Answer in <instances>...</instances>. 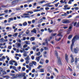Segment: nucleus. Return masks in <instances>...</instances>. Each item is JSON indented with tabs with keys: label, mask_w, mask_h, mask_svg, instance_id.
Returning a JSON list of instances; mask_svg holds the SVG:
<instances>
[{
	"label": "nucleus",
	"mask_w": 79,
	"mask_h": 79,
	"mask_svg": "<svg viewBox=\"0 0 79 79\" xmlns=\"http://www.w3.org/2000/svg\"><path fill=\"white\" fill-rule=\"evenodd\" d=\"M79 38L78 36H75L73 38L72 40V43L70 46V49L72 52H73V46H74V42H75V41H76V40H78V39H79Z\"/></svg>",
	"instance_id": "obj_1"
},
{
	"label": "nucleus",
	"mask_w": 79,
	"mask_h": 79,
	"mask_svg": "<svg viewBox=\"0 0 79 79\" xmlns=\"http://www.w3.org/2000/svg\"><path fill=\"white\" fill-rule=\"evenodd\" d=\"M55 55L57 56V63L58 65H62L61 61V59H60V57L58 56V52L56 51H55Z\"/></svg>",
	"instance_id": "obj_2"
},
{
	"label": "nucleus",
	"mask_w": 79,
	"mask_h": 79,
	"mask_svg": "<svg viewBox=\"0 0 79 79\" xmlns=\"http://www.w3.org/2000/svg\"><path fill=\"white\" fill-rule=\"evenodd\" d=\"M26 73H23L20 74H17L16 75V77H17L19 78H21V77H23V76H26Z\"/></svg>",
	"instance_id": "obj_3"
},
{
	"label": "nucleus",
	"mask_w": 79,
	"mask_h": 79,
	"mask_svg": "<svg viewBox=\"0 0 79 79\" xmlns=\"http://www.w3.org/2000/svg\"><path fill=\"white\" fill-rule=\"evenodd\" d=\"M62 23L64 24H66L69 23V20H64L62 21Z\"/></svg>",
	"instance_id": "obj_4"
},
{
	"label": "nucleus",
	"mask_w": 79,
	"mask_h": 79,
	"mask_svg": "<svg viewBox=\"0 0 79 79\" xmlns=\"http://www.w3.org/2000/svg\"><path fill=\"white\" fill-rule=\"evenodd\" d=\"M65 58L66 60V61L67 63H68V56L66 54H65Z\"/></svg>",
	"instance_id": "obj_5"
},
{
	"label": "nucleus",
	"mask_w": 79,
	"mask_h": 79,
	"mask_svg": "<svg viewBox=\"0 0 79 79\" xmlns=\"http://www.w3.org/2000/svg\"><path fill=\"white\" fill-rule=\"evenodd\" d=\"M74 51L75 53H77V52H79V48H74Z\"/></svg>",
	"instance_id": "obj_6"
},
{
	"label": "nucleus",
	"mask_w": 79,
	"mask_h": 79,
	"mask_svg": "<svg viewBox=\"0 0 79 79\" xmlns=\"http://www.w3.org/2000/svg\"><path fill=\"white\" fill-rule=\"evenodd\" d=\"M44 63V60L43 59H41L40 62V63L41 64L43 65Z\"/></svg>",
	"instance_id": "obj_7"
},
{
	"label": "nucleus",
	"mask_w": 79,
	"mask_h": 79,
	"mask_svg": "<svg viewBox=\"0 0 79 79\" xmlns=\"http://www.w3.org/2000/svg\"><path fill=\"white\" fill-rule=\"evenodd\" d=\"M15 60H11L9 61V63L11 65H13V63H15Z\"/></svg>",
	"instance_id": "obj_8"
},
{
	"label": "nucleus",
	"mask_w": 79,
	"mask_h": 79,
	"mask_svg": "<svg viewBox=\"0 0 79 79\" xmlns=\"http://www.w3.org/2000/svg\"><path fill=\"white\" fill-rule=\"evenodd\" d=\"M70 57L71 58V63H73L74 61V58H73V56L72 55H70Z\"/></svg>",
	"instance_id": "obj_9"
},
{
	"label": "nucleus",
	"mask_w": 79,
	"mask_h": 79,
	"mask_svg": "<svg viewBox=\"0 0 79 79\" xmlns=\"http://www.w3.org/2000/svg\"><path fill=\"white\" fill-rule=\"evenodd\" d=\"M24 16H21V17L22 18H30V16H27V15H24Z\"/></svg>",
	"instance_id": "obj_10"
},
{
	"label": "nucleus",
	"mask_w": 79,
	"mask_h": 79,
	"mask_svg": "<svg viewBox=\"0 0 79 79\" xmlns=\"http://www.w3.org/2000/svg\"><path fill=\"white\" fill-rule=\"evenodd\" d=\"M36 29L35 28H34L32 30V31H31V32L32 33H35V34H36Z\"/></svg>",
	"instance_id": "obj_11"
},
{
	"label": "nucleus",
	"mask_w": 79,
	"mask_h": 79,
	"mask_svg": "<svg viewBox=\"0 0 79 79\" xmlns=\"http://www.w3.org/2000/svg\"><path fill=\"white\" fill-rule=\"evenodd\" d=\"M26 13H27V14L26 13H24L23 14V15H26V16H28V15H29V13H30V11H29L28 12H26Z\"/></svg>",
	"instance_id": "obj_12"
},
{
	"label": "nucleus",
	"mask_w": 79,
	"mask_h": 79,
	"mask_svg": "<svg viewBox=\"0 0 79 79\" xmlns=\"http://www.w3.org/2000/svg\"><path fill=\"white\" fill-rule=\"evenodd\" d=\"M4 40H5V39H3V38H1L0 40V42L1 43H3V42H4Z\"/></svg>",
	"instance_id": "obj_13"
},
{
	"label": "nucleus",
	"mask_w": 79,
	"mask_h": 79,
	"mask_svg": "<svg viewBox=\"0 0 79 79\" xmlns=\"http://www.w3.org/2000/svg\"><path fill=\"white\" fill-rule=\"evenodd\" d=\"M2 77H3V78H7L8 79L10 78V76L8 75H5L3 76Z\"/></svg>",
	"instance_id": "obj_14"
},
{
	"label": "nucleus",
	"mask_w": 79,
	"mask_h": 79,
	"mask_svg": "<svg viewBox=\"0 0 79 79\" xmlns=\"http://www.w3.org/2000/svg\"><path fill=\"white\" fill-rule=\"evenodd\" d=\"M8 21L9 23H10L11 22V21H13V18H9L8 19Z\"/></svg>",
	"instance_id": "obj_15"
},
{
	"label": "nucleus",
	"mask_w": 79,
	"mask_h": 79,
	"mask_svg": "<svg viewBox=\"0 0 79 79\" xmlns=\"http://www.w3.org/2000/svg\"><path fill=\"white\" fill-rule=\"evenodd\" d=\"M18 33H16L15 34H14L13 35V37H17L18 36Z\"/></svg>",
	"instance_id": "obj_16"
},
{
	"label": "nucleus",
	"mask_w": 79,
	"mask_h": 79,
	"mask_svg": "<svg viewBox=\"0 0 79 79\" xmlns=\"http://www.w3.org/2000/svg\"><path fill=\"white\" fill-rule=\"evenodd\" d=\"M18 0H16L15 1H13L12 2V4H15L16 3H18Z\"/></svg>",
	"instance_id": "obj_17"
},
{
	"label": "nucleus",
	"mask_w": 79,
	"mask_h": 79,
	"mask_svg": "<svg viewBox=\"0 0 79 79\" xmlns=\"http://www.w3.org/2000/svg\"><path fill=\"white\" fill-rule=\"evenodd\" d=\"M78 61H79V58L78 59L77 58H76L75 59V63H77Z\"/></svg>",
	"instance_id": "obj_18"
},
{
	"label": "nucleus",
	"mask_w": 79,
	"mask_h": 79,
	"mask_svg": "<svg viewBox=\"0 0 79 79\" xmlns=\"http://www.w3.org/2000/svg\"><path fill=\"white\" fill-rule=\"evenodd\" d=\"M45 42L46 43L45 44H46V45H48V40L47 39H46L45 40Z\"/></svg>",
	"instance_id": "obj_19"
},
{
	"label": "nucleus",
	"mask_w": 79,
	"mask_h": 79,
	"mask_svg": "<svg viewBox=\"0 0 79 79\" xmlns=\"http://www.w3.org/2000/svg\"><path fill=\"white\" fill-rule=\"evenodd\" d=\"M25 60H30V58H29V56H28L27 57L25 58Z\"/></svg>",
	"instance_id": "obj_20"
},
{
	"label": "nucleus",
	"mask_w": 79,
	"mask_h": 79,
	"mask_svg": "<svg viewBox=\"0 0 79 79\" xmlns=\"http://www.w3.org/2000/svg\"><path fill=\"white\" fill-rule=\"evenodd\" d=\"M2 74H3V75H6V74H7V73H6V72L5 71H2Z\"/></svg>",
	"instance_id": "obj_21"
},
{
	"label": "nucleus",
	"mask_w": 79,
	"mask_h": 79,
	"mask_svg": "<svg viewBox=\"0 0 79 79\" xmlns=\"http://www.w3.org/2000/svg\"><path fill=\"white\" fill-rule=\"evenodd\" d=\"M25 43L27 45H30V41H25Z\"/></svg>",
	"instance_id": "obj_22"
},
{
	"label": "nucleus",
	"mask_w": 79,
	"mask_h": 79,
	"mask_svg": "<svg viewBox=\"0 0 79 79\" xmlns=\"http://www.w3.org/2000/svg\"><path fill=\"white\" fill-rule=\"evenodd\" d=\"M35 40V38L34 37H32L30 38L31 41H34Z\"/></svg>",
	"instance_id": "obj_23"
},
{
	"label": "nucleus",
	"mask_w": 79,
	"mask_h": 79,
	"mask_svg": "<svg viewBox=\"0 0 79 79\" xmlns=\"http://www.w3.org/2000/svg\"><path fill=\"white\" fill-rule=\"evenodd\" d=\"M34 12H38V11H40V9H37L36 10H33Z\"/></svg>",
	"instance_id": "obj_24"
},
{
	"label": "nucleus",
	"mask_w": 79,
	"mask_h": 79,
	"mask_svg": "<svg viewBox=\"0 0 79 79\" xmlns=\"http://www.w3.org/2000/svg\"><path fill=\"white\" fill-rule=\"evenodd\" d=\"M32 63L35 66L37 64V63H36V62L34 61H32Z\"/></svg>",
	"instance_id": "obj_25"
},
{
	"label": "nucleus",
	"mask_w": 79,
	"mask_h": 79,
	"mask_svg": "<svg viewBox=\"0 0 79 79\" xmlns=\"http://www.w3.org/2000/svg\"><path fill=\"white\" fill-rule=\"evenodd\" d=\"M45 2V1H44V0L42 1L41 2H39L38 3L39 4H40V3L41 4H42V3H44V2Z\"/></svg>",
	"instance_id": "obj_26"
},
{
	"label": "nucleus",
	"mask_w": 79,
	"mask_h": 79,
	"mask_svg": "<svg viewBox=\"0 0 79 79\" xmlns=\"http://www.w3.org/2000/svg\"><path fill=\"white\" fill-rule=\"evenodd\" d=\"M36 60L38 62H39V61L40 60V58H39V57H36Z\"/></svg>",
	"instance_id": "obj_27"
},
{
	"label": "nucleus",
	"mask_w": 79,
	"mask_h": 79,
	"mask_svg": "<svg viewBox=\"0 0 79 79\" xmlns=\"http://www.w3.org/2000/svg\"><path fill=\"white\" fill-rule=\"evenodd\" d=\"M26 34H27V35H28L29 34V33L30 32H29V30H27V31H26Z\"/></svg>",
	"instance_id": "obj_28"
},
{
	"label": "nucleus",
	"mask_w": 79,
	"mask_h": 79,
	"mask_svg": "<svg viewBox=\"0 0 79 79\" xmlns=\"http://www.w3.org/2000/svg\"><path fill=\"white\" fill-rule=\"evenodd\" d=\"M27 23L26 22H24L23 23V26H27Z\"/></svg>",
	"instance_id": "obj_29"
},
{
	"label": "nucleus",
	"mask_w": 79,
	"mask_h": 79,
	"mask_svg": "<svg viewBox=\"0 0 79 79\" xmlns=\"http://www.w3.org/2000/svg\"><path fill=\"white\" fill-rule=\"evenodd\" d=\"M14 63H15L14 64L15 66H18V64L17 62L15 61V62Z\"/></svg>",
	"instance_id": "obj_30"
},
{
	"label": "nucleus",
	"mask_w": 79,
	"mask_h": 79,
	"mask_svg": "<svg viewBox=\"0 0 79 79\" xmlns=\"http://www.w3.org/2000/svg\"><path fill=\"white\" fill-rule=\"evenodd\" d=\"M17 46L18 47V48H19V47H20L21 46V44L20 43L18 44H17Z\"/></svg>",
	"instance_id": "obj_31"
},
{
	"label": "nucleus",
	"mask_w": 79,
	"mask_h": 79,
	"mask_svg": "<svg viewBox=\"0 0 79 79\" xmlns=\"http://www.w3.org/2000/svg\"><path fill=\"white\" fill-rule=\"evenodd\" d=\"M40 72L41 73H44V69H40Z\"/></svg>",
	"instance_id": "obj_32"
},
{
	"label": "nucleus",
	"mask_w": 79,
	"mask_h": 79,
	"mask_svg": "<svg viewBox=\"0 0 79 79\" xmlns=\"http://www.w3.org/2000/svg\"><path fill=\"white\" fill-rule=\"evenodd\" d=\"M61 16H67V14L65 13L64 14L61 15Z\"/></svg>",
	"instance_id": "obj_33"
},
{
	"label": "nucleus",
	"mask_w": 79,
	"mask_h": 79,
	"mask_svg": "<svg viewBox=\"0 0 79 79\" xmlns=\"http://www.w3.org/2000/svg\"><path fill=\"white\" fill-rule=\"evenodd\" d=\"M16 10H21V8H20V7H18L16 8Z\"/></svg>",
	"instance_id": "obj_34"
},
{
	"label": "nucleus",
	"mask_w": 79,
	"mask_h": 79,
	"mask_svg": "<svg viewBox=\"0 0 79 79\" xmlns=\"http://www.w3.org/2000/svg\"><path fill=\"white\" fill-rule=\"evenodd\" d=\"M10 75L11 76H15V74H13L12 73H10Z\"/></svg>",
	"instance_id": "obj_35"
},
{
	"label": "nucleus",
	"mask_w": 79,
	"mask_h": 79,
	"mask_svg": "<svg viewBox=\"0 0 79 79\" xmlns=\"http://www.w3.org/2000/svg\"><path fill=\"white\" fill-rule=\"evenodd\" d=\"M29 65L30 66V67H32L33 66V64L32 63H31L29 64Z\"/></svg>",
	"instance_id": "obj_36"
},
{
	"label": "nucleus",
	"mask_w": 79,
	"mask_h": 79,
	"mask_svg": "<svg viewBox=\"0 0 79 79\" xmlns=\"http://www.w3.org/2000/svg\"><path fill=\"white\" fill-rule=\"evenodd\" d=\"M42 21H43V19H41L39 20V22L40 23H41L42 22Z\"/></svg>",
	"instance_id": "obj_37"
},
{
	"label": "nucleus",
	"mask_w": 79,
	"mask_h": 79,
	"mask_svg": "<svg viewBox=\"0 0 79 79\" xmlns=\"http://www.w3.org/2000/svg\"><path fill=\"white\" fill-rule=\"evenodd\" d=\"M60 31H59V34L57 35V36H60L61 35V33L60 32Z\"/></svg>",
	"instance_id": "obj_38"
},
{
	"label": "nucleus",
	"mask_w": 79,
	"mask_h": 79,
	"mask_svg": "<svg viewBox=\"0 0 79 79\" xmlns=\"http://www.w3.org/2000/svg\"><path fill=\"white\" fill-rule=\"evenodd\" d=\"M73 37V36L72 35H69L68 37L69 39H70L71 38H72Z\"/></svg>",
	"instance_id": "obj_39"
},
{
	"label": "nucleus",
	"mask_w": 79,
	"mask_h": 79,
	"mask_svg": "<svg viewBox=\"0 0 79 79\" xmlns=\"http://www.w3.org/2000/svg\"><path fill=\"white\" fill-rule=\"evenodd\" d=\"M26 63L27 64H28L29 63V60H26Z\"/></svg>",
	"instance_id": "obj_40"
},
{
	"label": "nucleus",
	"mask_w": 79,
	"mask_h": 79,
	"mask_svg": "<svg viewBox=\"0 0 79 79\" xmlns=\"http://www.w3.org/2000/svg\"><path fill=\"white\" fill-rule=\"evenodd\" d=\"M6 58H7V60L8 61H10V58L8 57V56H6Z\"/></svg>",
	"instance_id": "obj_41"
},
{
	"label": "nucleus",
	"mask_w": 79,
	"mask_h": 79,
	"mask_svg": "<svg viewBox=\"0 0 79 79\" xmlns=\"http://www.w3.org/2000/svg\"><path fill=\"white\" fill-rule=\"evenodd\" d=\"M5 58H6L4 56H3L1 58V59L2 60H5Z\"/></svg>",
	"instance_id": "obj_42"
},
{
	"label": "nucleus",
	"mask_w": 79,
	"mask_h": 79,
	"mask_svg": "<svg viewBox=\"0 0 79 79\" xmlns=\"http://www.w3.org/2000/svg\"><path fill=\"white\" fill-rule=\"evenodd\" d=\"M17 42H19L20 43H21V40L19 39H17Z\"/></svg>",
	"instance_id": "obj_43"
},
{
	"label": "nucleus",
	"mask_w": 79,
	"mask_h": 79,
	"mask_svg": "<svg viewBox=\"0 0 79 79\" xmlns=\"http://www.w3.org/2000/svg\"><path fill=\"white\" fill-rule=\"evenodd\" d=\"M36 55H37V56H39L40 55V52H39L38 53H37Z\"/></svg>",
	"instance_id": "obj_44"
},
{
	"label": "nucleus",
	"mask_w": 79,
	"mask_h": 79,
	"mask_svg": "<svg viewBox=\"0 0 79 79\" xmlns=\"http://www.w3.org/2000/svg\"><path fill=\"white\" fill-rule=\"evenodd\" d=\"M35 22V20L33 19L32 21V23L33 24H34Z\"/></svg>",
	"instance_id": "obj_45"
},
{
	"label": "nucleus",
	"mask_w": 79,
	"mask_h": 79,
	"mask_svg": "<svg viewBox=\"0 0 79 79\" xmlns=\"http://www.w3.org/2000/svg\"><path fill=\"white\" fill-rule=\"evenodd\" d=\"M23 56H24V57H26L27 56V54L24 53L23 54Z\"/></svg>",
	"instance_id": "obj_46"
},
{
	"label": "nucleus",
	"mask_w": 79,
	"mask_h": 79,
	"mask_svg": "<svg viewBox=\"0 0 79 79\" xmlns=\"http://www.w3.org/2000/svg\"><path fill=\"white\" fill-rule=\"evenodd\" d=\"M27 47V45L25 44L23 46V48H26V47Z\"/></svg>",
	"instance_id": "obj_47"
},
{
	"label": "nucleus",
	"mask_w": 79,
	"mask_h": 79,
	"mask_svg": "<svg viewBox=\"0 0 79 79\" xmlns=\"http://www.w3.org/2000/svg\"><path fill=\"white\" fill-rule=\"evenodd\" d=\"M21 66H19V67L17 68V69L18 70H20V69H21Z\"/></svg>",
	"instance_id": "obj_48"
},
{
	"label": "nucleus",
	"mask_w": 79,
	"mask_h": 79,
	"mask_svg": "<svg viewBox=\"0 0 79 79\" xmlns=\"http://www.w3.org/2000/svg\"><path fill=\"white\" fill-rule=\"evenodd\" d=\"M35 69H33L31 71V72L33 73H35Z\"/></svg>",
	"instance_id": "obj_49"
},
{
	"label": "nucleus",
	"mask_w": 79,
	"mask_h": 79,
	"mask_svg": "<svg viewBox=\"0 0 79 79\" xmlns=\"http://www.w3.org/2000/svg\"><path fill=\"white\" fill-rule=\"evenodd\" d=\"M32 49L33 50H36V47H33L32 48Z\"/></svg>",
	"instance_id": "obj_50"
},
{
	"label": "nucleus",
	"mask_w": 79,
	"mask_h": 79,
	"mask_svg": "<svg viewBox=\"0 0 79 79\" xmlns=\"http://www.w3.org/2000/svg\"><path fill=\"white\" fill-rule=\"evenodd\" d=\"M22 70L23 71H25L26 70V68H25V67H23L22 68Z\"/></svg>",
	"instance_id": "obj_51"
},
{
	"label": "nucleus",
	"mask_w": 79,
	"mask_h": 79,
	"mask_svg": "<svg viewBox=\"0 0 79 79\" xmlns=\"http://www.w3.org/2000/svg\"><path fill=\"white\" fill-rule=\"evenodd\" d=\"M60 2L61 3H62V4H63L64 3L63 0H61L60 1Z\"/></svg>",
	"instance_id": "obj_52"
},
{
	"label": "nucleus",
	"mask_w": 79,
	"mask_h": 79,
	"mask_svg": "<svg viewBox=\"0 0 79 79\" xmlns=\"http://www.w3.org/2000/svg\"><path fill=\"white\" fill-rule=\"evenodd\" d=\"M6 72L7 73H10V70H6Z\"/></svg>",
	"instance_id": "obj_53"
},
{
	"label": "nucleus",
	"mask_w": 79,
	"mask_h": 79,
	"mask_svg": "<svg viewBox=\"0 0 79 79\" xmlns=\"http://www.w3.org/2000/svg\"><path fill=\"white\" fill-rule=\"evenodd\" d=\"M48 62H49V60H46V61H45V62H46V63H48Z\"/></svg>",
	"instance_id": "obj_54"
},
{
	"label": "nucleus",
	"mask_w": 79,
	"mask_h": 79,
	"mask_svg": "<svg viewBox=\"0 0 79 79\" xmlns=\"http://www.w3.org/2000/svg\"><path fill=\"white\" fill-rule=\"evenodd\" d=\"M57 34L56 33H53L52 34V35L53 36H55Z\"/></svg>",
	"instance_id": "obj_55"
},
{
	"label": "nucleus",
	"mask_w": 79,
	"mask_h": 79,
	"mask_svg": "<svg viewBox=\"0 0 79 79\" xmlns=\"http://www.w3.org/2000/svg\"><path fill=\"white\" fill-rule=\"evenodd\" d=\"M15 59H17L18 60H19V58L18 57L15 56Z\"/></svg>",
	"instance_id": "obj_56"
},
{
	"label": "nucleus",
	"mask_w": 79,
	"mask_h": 79,
	"mask_svg": "<svg viewBox=\"0 0 79 79\" xmlns=\"http://www.w3.org/2000/svg\"><path fill=\"white\" fill-rule=\"evenodd\" d=\"M52 39V36L50 37V38L48 40V41H50V40H51Z\"/></svg>",
	"instance_id": "obj_57"
},
{
	"label": "nucleus",
	"mask_w": 79,
	"mask_h": 79,
	"mask_svg": "<svg viewBox=\"0 0 79 79\" xmlns=\"http://www.w3.org/2000/svg\"><path fill=\"white\" fill-rule=\"evenodd\" d=\"M68 3L69 4H71V3H72V2H71V1H70V0H69V1L68 2Z\"/></svg>",
	"instance_id": "obj_58"
},
{
	"label": "nucleus",
	"mask_w": 79,
	"mask_h": 79,
	"mask_svg": "<svg viewBox=\"0 0 79 79\" xmlns=\"http://www.w3.org/2000/svg\"><path fill=\"white\" fill-rule=\"evenodd\" d=\"M8 49H11V46H9L8 47Z\"/></svg>",
	"instance_id": "obj_59"
},
{
	"label": "nucleus",
	"mask_w": 79,
	"mask_h": 79,
	"mask_svg": "<svg viewBox=\"0 0 79 79\" xmlns=\"http://www.w3.org/2000/svg\"><path fill=\"white\" fill-rule=\"evenodd\" d=\"M42 65H39L37 68L38 69H40V67H42Z\"/></svg>",
	"instance_id": "obj_60"
},
{
	"label": "nucleus",
	"mask_w": 79,
	"mask_h": 79,
	"mask_svg": "<svg viewBox=\"0 0 79 79\" xmlns=\"http://www.w3.org/2000/svg\"><path fill=\"white\" fill-rule=\"evenodd\" d=\"M8 36L9 37H12V35H11V34L8 35Z\"/></svg>",
	"instance_id": "obj_61"
},
{
	"label": "nucleus",
	"mask_w": 79,
	"mask_h": 79,
	"mask_svg": "<svg viewBox=\"0 0 79 79\" xmlns=\"http://www.w3.org/2000/svg\"><path fill=\"white\" fill-rule=\"evenodd\" d=\"M46 79H50V77H46Z\"/></svg>",
	"instance_id": "obj_62"
},
{
	"label": "nucleus",
	"mask_w": 79,
	"mask_h": 79,
	"mask_svg": "<svg viewBox=\"0 0 79 79\" xmlns=\"http://www.w3.org/2000/svg\"><path fill=\"white\" fill-rule=\"evenodd\" d=\"M31 58L32 60H34V56H32L31 57Z\"/></svg>",
	"instance_id": "obj_63"
},
{
	"label": "nucleus",
	"mask_w": 79,
	"mask_h": 79,
	"mask_svg": "<svg viewBox=\"0 0 79 79\" xmlns=\"http://www.w3.org/2000/svg\"><path fill=\"white\" fill-rule=\"evenodd\" d=\"M11 73H15V72L14 70H12L11 71Z\"/></svg>",
	"instance_id": "obj_64"
}]
</instances>
